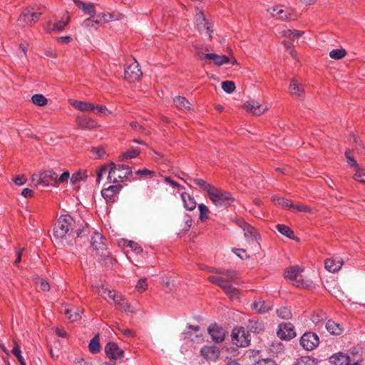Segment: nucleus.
Returning a JSON list of instances; mask_svg holds the SVG:
<instances>
[{"mask_svg": "<svg viewBox=\"0 0 365 365\" xmlns=\"http://www.w3.org/2000/svg\"><path fill=\"white\" fill-rule=\"evenodd\" d=\"M69 178L70 173L68 170L64 171L60 176L53 170H43L38 175H32V180L36 181L42 187H58L68 182Z\"/></svg>", "mask_w": 365, "mask_h": 365, "instance_id": "obj_1", "label": "nucleus"}, {"mask_svg": "<svg viewBox=\"0 0 365 365\" xmlns=\"http://www.w3.org/2000/svg\"><path fill=\"white\" fill-rule=\"evenodd\" d=\"M74 223V220L71 215H61L54 225L53 237L61 241L67 240L73 233Z\"/></svg>", "mask_w": 365, "mask_h": 365, "instance_id": "obj_2", "label": "nucleus"}, {"mask_svg": "<svg viewBox=\"0 0 365 365\" xmlns=\"http://www.w3.org/2000/svg\"><path fill=\"white\" fill-rule=\"evenodd\" d=\"M207 195L216 207L220 208L227 207L234 201L230 192L214 187L207 183Z\"/></svg>", "mask_w": 365, "mask_h": 365, "instance_id": "obj_3", "label": "nucleus"}, {"mask_svg": "<svg viewBox=\"0 0 365 365\" xmlns=\"http://www.w3.org/2000/svg\"><path fill=\"white\" fill-rule=\"evenodd\" d=\"M207 279L212 283L215 284L221 287L231 300L234 301L238 300L240 299V291L237 288L234 287L231 284V282L228 279H225V277L211 276Z\"/></svg>", "mask_w": 365, "mask_h": 365, "instance_id": "obj_4", "label": "nucleus"}, {"mask_svg": "<svg viewBox=\"0 0 365 365\" xmlns=\"http://www.w3.org/2000/svg\"><path fill=\"white\" fill-rule=\"evenodd\" d=\"M234 222L243 230L244 236L247 240L256 242L259 245L261 238L257 230L253 226L239 217H236Z\"/></svg>", "mask_w": 365, "mask_h": 365, "instance_id": "obj_5", "label": "nucleus"}, {"mask_svg": "<svg viewBox=\"0 0 365 365\" xmlns=\"http://www.w3.org/2000/svg\"><path fill=\"white\" fill-rule=\"evenodd\" d=\"M91 244L96 250V255H99L101 258H105L108 255L106 239L101 234L94 232V235L91 237Z\"/></svg>", "mask_w": 365, "mask_h": 365, "instance_id": "obj_6", "label": "nucleus"}, {"mask_svg": "<svg viewBox=\"0 0 365 365\" xmlns=\"http://www.w3.org/2000/svg\"><path fill=\"white\" fill-rule=\"evenodd\" d=\"M184 339H188L193 343L200 344L204 341L202 331L199 326L187 325L185 330L182 332Z\"/></svg>", "mask_w": 365, "mask_h": 365, "instance_id": "obj_7", "label": "nucleus"}, {"mask_svg": "<svg viewBox=\"0 0 365 365\" xmlns=\"http://www.w3.org/2000/svg\"><path fill=\"white\" fill-rule=\"evenodd\" d=\"M231 336L232 343L237 346L246 347L250 344L249 334L242 327L233 329Z\"/></svg>", "mask_w": 365, "mask_h": 365, "instance_id": "obj_8", "label": "nucleus"}, {"mask_svg": "<svg viewBox=\"0 0 365 365\" xmlns=\"http://www.w3.org/2000/svg\"><path fill=\"white\" fill-rule=\"evenodd\" d=\"M319 344V339L317 334L311 331L305 332L300 339L301 346L307 351L314 349Z\"/></svg>", "mask_w": 365, "mask_h": 365, "instance_id": "obj_9", "label": "nucleus"}, {"mask_svg": "<svg viewBox=\"0 0 365 365\" xmlns=\"http://www.w3.org/2000/svg\"><path fill=\"white\" fill-rule=\"evenodd\" d=\"M41 15V12H33L29 9H26L19 17L18 24L22 27L34 24L38 21Z\"/></svg>", "mask_w": 365, "mask_h": 365, "instance_id": "obj_10", "label": "nucleus"}, {"mask_svg": "<svg viewBox=\"0 0 365 365\" xmlns=\"http://www.w3.org/2000/svg\"><path fill=\"white\" fill-rule=\"evenodd\" d=\"M277 334L281 339L291 340L296 336L294 327L290 322L281 323L278 326Z\"/></svg>", "mask_w": 365, "mask_h": 365, "instance_id": "obj_11", "label": "nucleus"}, {"mask_svg": "<svg viewBox=\"0 0 365 365\" xmlns=\"http://www.w3.org/2000/svg\"><path fill=\"white\" fill-rule=\"evenodd\" d=\"M143 73L138 61H134L125 68V78L129 81H135L140 79Z\"/></svg>", "mask_w": 365, "mask_h": 365, "instance_id": "obj_12", "label": "nucleus"}, {"mask_svg": "<svg viewBox=\"0 0 365 365\" xmlns=\"http://www.w3.org/2000/svg\"><path fill=\"white\" fill-rule=\"evenodd\" d=\"M304 269L299 266H292L284 272V277L291 281L294 285L301 286V275Z\"/></svg>", "mask_w": 365, "mask_h": 365, "instance_id": "obj_13", "label": "nucleus"}, {"mask_svg": "<svg viewBox=\"0 0 365 365\" xmlns=\"http://www.w3.org/2000/svg\"><path fill=\"white\" fill-rule=\"evenodd\" d=\"M105 352L107 356L113 360L122 358L124 354L123 350L114 342H109L106 345Z\"/></svg>", "mask_w": 365, "mask_h": 365, "instance_id": "obj_14", "label": "nucleus"}, {"mask_svg": "<svg viewBox=\"0 0 365 365\" xmlns=\"http://www.w3.org/2000/svg\"><path fill=\"white\" fill-rule=\"evenodd\" d=\"M112 300L113 301L117 309L125 312L126 314H131L133 312L130 303H128L125 298L121 294H115V297Z\"/></svg>", "mask_w": 365, "mask_h": 365, "instance_id": "obj_15", "label": "nucleus"}, {"mask_svg": "<svg viewBox=\"0 0 365 365\" xmlns=\"http://www.w3.org/2000/svg\"><path fill=\"white\" fill-rule=\"evenodd\" d=\"M122 185H110L107 188L102 190L101 195L107 202H113L115 200L116 195L122 189Z\"/></svg>", "mask_w": 365, "mask_h": 365, "instance_id": "obj_16", "label": "nucleus"}, {"mask_svg": "<svg viewBox=\"0 0 365 365\" xmlns=\"http://www.w3.org/2000/svg\"><path fill=\"white\" fill-rule=\"evenodd\" d=\"M207 331L210 335L212 341L216 343L222 342L225 339V334L224 329L216 324H211L207 329Z\"/></svg>", "mask_w": 365, "mask_h": 365, "instance_id": "obj_17", "label": "nucleus"}, {"mask_svg": "<svg viewBox=\"0 0 365 365\" xmlns=\"http://www.w3.org/2000/svg\"><path fill=\"white\" fill-rule=\"evenodd\" d=\"M273 17L282 21H289L291 19V14L287 9H284L282 6H275L268 9Z\"/></svg>", "mask_w": 365, "mask_h": 365, "instance_id": "obj_18", "label": "nucleus"}, {"mask_svg": "<svg viewBox=\"0 0 365 365\" xmlns=\"http://www.w3.org/2000/svg\"><path fill=\"white\" fill-rule=\"evenodd\" d=\"M245 108L255 115H260L267 109V106H264L256 101H250L245 104Z\"/></svg>", "mask_w": 365, "mask_h": 365, "instance_id": "obj_19", "label": "nucleus"}, {"mask_svg": "<svg viewBox=\"0 0 365 365\" xmlns=\"http://www.w3.org/2000/svg\"><path fill=\"white\" fill-rule=\"evenodd\" d=\"M230 61V57L225 55H218L214 53H207V64L213 63L216 66H221Z\"/></svg>", "mask_w": 365, "mask_h": 365, "instance_id": "obj_20", "label": "nucleus"}, {"mask_svg": "<svg viewBox=\"0 0 365 365\" xmlns=\"http://www.w3.org/2000/svg\"><path fill=\"white\" fill-rule=\"evenodd\" d=\"M343 260L340 257H331L324 261L325 269L330 272H338L343 265Z\"/></svg>", "mask_w": 365, "mask_h": 365, "instance_id": "obj_21", "label": "nucleus"}, {"mask_svg": "<svg viewBox=\"0 0 365 365\" xmlns=\"http://www.w3.org/2000/svg\"><path fill=\"white\" fill-rule=\"evenodd\" d=\"M110 14H103L102 15H98L95 19H91V18H89L84 20L82 25L86 28L94 27L97 24H101L108 22V21H110Z\"/></svg>", "mask_w": 365, "mask_h": 365, "instance_id": "obj_22", "label": "nucleus"}, {"mask_svg": "<svg viewBox=\"0 0 365 365\" xmlns=\"http://www.w3.org/2000/svg\"><path fill=\"white\" fill-rule=\"evenodd\" d=\"M61 312L67 316L68 319L72 322H76L81 318L82 311L80 308L63 307L61 309Z\"/></svg>", "mask_w": 365, "mask_h": 365, "instance_id": "obj_23", "label": "nucleus"}, {"mask_svg": "<svg viewBox=\"0 0 365 365\" xmlns=\"http://www.w3.org/2000/svg\"><path fill=\"white\" fill-rule=\"evenodd\" d=\"M116 173H118L117 178L120 182L125 179H129L133 175L130 167L123 164L116 165Z\"/></svg>", "mask_w": 365, "mask_h": 365, "instance_id": "obj_24", "label": "nucleus"}, {"mask_svg": "<svg viewBox=\"0 0 365 365\" xmlns=\"http://www.w3.org/2000/svg\"><path fill=\"white\" fill-rule=\"evenodd\" d=\"M330 361L335 365H351L353 360L346 354L338 353L330 357Z\"/></svg>", "mask_w": 365, "mask_h": 365, "instance_id": "obj_25", "label": "nucleus"}, {"mask_svg": "<svg viewBox=\"0 0 365 365\" xmlns=\"http://www.w3.org/2000/svg\"><path fill=\"white\" fill-rule=\"evenodd\" d=\"M70 104L73 106L76 109L82 111H94L95 106L94 104L86 101H80L76 100H71Z\"/></svg>", "mask_w": 365, "mask_h": 365, "instance_id": "obj_26", "label": "nucleus"}, {"mask_svg": "<svg viewBox=\"0 0 365 365\" xmlns=\"http://www.w3.org/2000/svg\"><path fill=\"white\" fill-rule=\"evenodd\" d=\"M252 307L257 313L263 314L270 310L272 307V304L270 302H265L260 299L255 302L252 304Z\"/></svg>", "mask_w": 365, "mask_h": 365, "instance_id": "obj_27", "label": "nucleus"}, {"mask_svg": "<svg viewBox=\"0 0 365 365\" xmlns=\"http://www.w3.org/2000/svg\"><path fill=\"white\" fill-rule=\"evenodd\" d=\"M78 126L81 129H92L95 127V122L89 117L83 115L77 118Z\"/></svg>", "mask_w": 365, "mask_h": 365, "instance_id": "obj_28", "label": "nucleus"}, {"mask_svg": "<svg viewBox=\"0 0 365 365\" xmlns=\"http://www.w3.org/2000/svg\"><path fill=\"white\" fill-rule=\"evenodd\" d=\"M303 31L298 30H290L286 28H283L282 29L278 31V34L282 37H285L289 38L291 40H294L299 38L302 34Z\"/></svg>", "mask_w": 365, "mask_h": 365, "instance_id": "obj_29", "label": "nucleus"}, {"mask_svg": "<svg viewBox=\"0 0 365 365\" xmlns=\"http://www.w3.org/2000/svg\"><path fill=\"white\" fill-rule=\"evenodd\" d=\"M327 330L332 335H340L344 331L342 326L332 320H329L325 325Z\"/></svg>", "mask_w": 365, "mask_h": 365, "instance_id": "obj_30", "label": "nucleus"}, {"mask_svg": "<svg viewBox=\"0 0 365 365\" xmlns=\"http://www.w3.org/2000/svg\"><path fill=\"white\" fill-rule=\"evenodd\" d=\"M181 198L184 207L188 210H193L196 207V202L193 197L187 192L181 193Z\"/></svg>", "mask_w": 365, "mask_h": 365, "instance_id": "obj_31", "label": "nucleus"}, {"mask_svg": "<svg viewBox=\"0 0 365 365\" xmlns=\"http://www.w3.org/2000/svg\"><path fill=\"white\" fill-rule=\"evenodd\" d=\"M69 18L66 17V19H62L55 24H52L51 21L48 23L47 30L49 32L54 31H62L65 29V27L68 24Z\"/></svg>", "mask_w": 365, "mask_h": 365, "instance_id": "obj_32", "label": "nucleus"}, {"mask_svg": "<svg viewBox=\"0 0 365 365\" xmlns=\"http://www.w3.org/2000/svg\"><path fill=\"white\" fill-rule=\"evenodd\" d=\"M174 104L175 106L184 111H188L190 110V103L184 97L175 96L173 99Z\"/></svg>", "mask_w": 365, "mask_h": 365, "instance_id": "obj_33", "label": "nucleus"}, {"mask_svg": "<svg viewBox=\"0 0 365 365\" xmlns=\"http://www.w3.org/2000/svg\"><path fill=\"white\" fill-rule=\"evenodd\" d=\"M263 323L254 319L248 321L247 329L253 333H259L264 330Z\"/></svg>", "mask_w": 365, "mask_h": 365, "instance_id": "obj_34", "label": "nucleus"}, {"mask_svg": "<svg viewBox=\"0 0 365 365\" xmlns=\"http://www.w3.org/2000/svg\"><path fill=\"white\" fill-rule=\"evenodd\" d=\"M277 229L278 232H279L282 235L286 236L287 237L292 240H298V238L295 237L293 230L290 229L288 226L282 224H278L277 225Z\"/></svg>", "mask_w": 365, "mask_h": 365, "instance_id": "obj_35", "label": "nucleus"}, {"mask_svg": "<svg viewBox=\"0 0 365 365\" xmlns=\"http://www.w3.org/2000/svg\"><path fill=\"white\" fill-rule=\"evenodd\" d=\"M196 26L200 31L205 30V16L202 10H200L195 14Z\"/></svg>", "mask_w": 365, "mask_h": 365, "instance_id": "obj_36", "label": "nucleus"}, {"mask_svg": "<svg viewBox=\"0 0 365 365\" xmlns=\"http://www.w3.org/2000/svg\"><path fill=\"white\" fill-rule=\"evenodd\" d=\"M140 153V150L135 148L129 149L119 156V160L123 162L129 159L135 158Z\"/></svg>", "mask_w": 365, "mask_h": 365, "instance_id": "obj_37", "label": "nucleus"}, {"mask_svg": "<svg viewBox=\"0 0 365 365\" xmlns=\"http://www.w3.org/2000/svg\"><path fill=\"white\" fill-rule=\"evenodd\" d=\"M220 354V349L216 346H207V360H216Z\"/></svg>", "mask_w": 365, "mask_h": 365, "instance_id": "obj_38", "label": "nucleus"}, {"mask_svg": "<svg viewBox=\"0 0 365 365\" xmlns=\"http://www.w3.org/2000/svg\"><path fill=\"white\" fill-rule=\"evenodd\" d=\"M289 91L292 95L302 96L304 94L303 88L300 87L297 81L294 79L292 80L289 84Z\"/></svg>", "mask_w": 365, "mask_h": 365, "instance_id": "obj_39", "label": "nucleus"}, {"mask_svg": "<svg viewBox=\"0 0 365 365\" xmlns=\"http://www.w3.org/2000/svg\"><path fill=\"white\" fill-rule=\"evenodd\" d=\"M87 178V174L86 171H77L75 173L72 175V176H70L69 180H71V182L72 184H76L81 181H85Z\"/></svg>", "mask_w": 365, "mask_h": 365, "instance_id": "obj_40", "label": "nucleus"}, {"mask_svg": "<svg viewBox=\"0 0 365 365\" xmlns=\"http://www.w3.org/2000/svg\"><path fill=\"white\" fill-rule=\"evenodd\" d=\"M89 350L92 354H97L100 351L101 346L98 336H95L89 342Z\"/></svg>", "mask_w": 365, "mask_h": 365, "instance_id": "obj_41", "label": "nucleus"}, {"mask_svg": "<svg viewBox=\"0 0 365 365\" xmlns=\"http://www.w3.org/2000/svg\"><path fill=\"white\" fill-rule=\"evenodd\" d=\"M108 180L110 183H115L118 182L117 178L115 176L116 173V165L110 163L108 169Z\"/></svg>", "mask_w": 365, "mask_h": 365, "instance_id": "obj_42", "label": "nucleus"}, {"mask_svg": "<svg viewBox=\"0 0 365 365\" xmlns=\"http://www.w3.org/2000/svg\"><path fill=\"white\" fill-rule=\"evenodd\" d=\"M31 101L34 105L43 106L46 105L48 101L46 98L41 94H35L31 97Z\"/></svg>", "mask_w": 365, "mask_h": 365, "instance_id": "obj_43", "label": "nucleus"}, {"mask_svg": "<svg viewBox=\"0 0 365 365\" xmlns=\"http://www.w3.org/2000/svg\"><path fill=\"white\" fill-rule=\"evenodd\" d=\"M98 292L101 296H102L105 299H107L108 297L110 299H113L116 294L113 291L104 287H99L98 289Z\"/></svg>", "mask_w": 365, "mask_h": 365, "instance_id": "obj_44", "label": "nucleus"}, {"mask_svg": "<svg viewBox=\"0 0 365 365\" xmlns=\"http://www.w3.org/2000/svg\"><path fill=\"white\" fill-rule=\"evenodd\" d=\"M277 316L282 319H289L292 317L291 311L285 307H282L277 309Z\"/></svg>", "mask_w": 365, "mask_h": 365, "instance_id": "obj_45", "label": "nucleus"}, {"mask_svg": "<svg viewBox=\"0 0 365 365\" xmlns=\"http://www.w3.org/2000/svg\"><path fill=\"white\" fill-rule=\"evenodd\" d=\"M193 46H194L195 50L196 56L200 59L204 60V58H205V48L204 47V45L202 43H200L198 42H195L193 44Z\"/></svg>", "mask_w": 365, "mask_h": 365, "instance_id": "obj_46", "label": "nucleus"}, {"mask_svg": "<svg viewBox=\"0 0 365 365\" xmlns=\"http://www.w3.org/2000/svg\"><path fill=\"white\" fill-rule=\"evenodd\" d=\"M346 51L344 49H333L329 52V57L335 60L343 58L346 56Z\"/></svg>", "mask_w": 365, "mask_h": 365, "instance_id": "obj_47", "label": "nucleus"}, {"mask_svg": "<svg viewBox=\"0 0 365 365\" xmlns=\"http://www.w3.org/2000/svg\"><path fill=\"white\" fill-rule=\"evenodd\" d=\"M295 365H317V362L310 356H302L297 360Z\"/></svg>", "mask_w": 365, "mask_h": 365, "instance_id": "obj_48", "label": "nucleus"}, {"mask_svg": "<svg viewBox=\"0 0 365 365\" xmlns=\"http://www.w3.org/2000/svg\"><path fill=\"white\" fill-rule=\"evenodd\" d=\"M235 84L232 81H225L222 82V88L227 93H232L235 90Z\"/></svg>", "mask_w": 365, "mask_h": 365, "instance_id": "obj_49", "label": "nucleus"}, {"mask_svg": "<svg viewBox=\"0 0 365 365\" xmlns=\"http://www.w3.org/2000/svg\"><path fill=\"white\" fill-rule=\"evenodd\" d=\"M354 178L359 182L365 183V168H358Z\"/></svg>", "mask_w": 365, "mask_h": 365, "instance_id": "obj_50", "label": "nucleus"}, {"mask_svg": "<svg viewBox=\"0 0 365 365\" xmlns=\"http://www.w3.org/2000/svg\"><path fill=\"white\" fill-rule=\"evenodd\" d=\"M82 10L85 14L91 16V17H94L96 16V11L93 4H86Z\"/></svg>", "mask_w": 365, "mask_h": 365, "instance_id": "obj_51", "label": "nucleus"}, {"mask_svg": "<svg viewBox=\"0 0 365 365\" xmlns=\"http://www.w3.org/2000/svg\"><path fill=\"white\" fill-rule=\"evenodd\" d=\"M131 128L136 132L141 133L144 135H148L149 133L148 130H147L144 127L140 125L138 122L133 121L130 123Z\"/></svg>", "mask_w": 365, "mask_h": 365, "instance_id": "obj_52", "label": "nucleus"}, {"mask_svg": "<svg viewBox=\"0 0 365 365\" xmlns=\"http://www.w3.org/2000/svg\"><path fill=\"white\" fill-rule=\"evenodd\" d=\"M108 167L106 165L100 167L98 170L96 172V182L100 183L103 175H106L108 172Z\"/></svg>", "mask_w": 365, "mask_h": 365, "instance_id": "obj_53", "label": "nucleus"}, {"mask_svg": "<svg viewBox=\"0 0 365 365\" xmlns=\"http://www.w3.org/2000/svg\"><path fill=\"white\" fill-rule=\"evenodd\" d=\"M148 287L147 279L141 278L138 280V283L135 285V289L140 292H144Z\"/></svg>", "mask_w": 365, "mask_h": 365, "instance_id": "obj_54", "label": "nucleus"}, {"mask_svg": "<svg viewBox=\"0 0 365 365\" xmlns=\"http://www.w3.org/2000/svg\"><path fill=\"white\" fill-rule=\"evenodd\" d=\"M310 211V208L302 204H294L292 208V212H308Z\"/></svg>", "mask_w": 365, "mask_h": 365, "instance_id": "obj_55", "label": "nucleus"}, {"mask_svg": "<svg viewBox=\"0 0 365 365\" xmlns=\"http://www.w3.org/2000/svg\"><path fill=\"white\" fill-rule=\"evenodd\" d=\"M93 112L99 115H107L110 113V112L108 111L107 108L104 106H95V110Z\"/></svg>", "mask_w": 365, "mask_h": 365, "instance_id": "obj_56", "label": "nucleus"}, {"mask_svg": "<svg viewBox=\"0 0 365 365\" xmlns=\"http://www.w3.org/2000/svg\"><path fill=\"white\" fill-rule=\"evenodd\" d=\"M128 247H130V249L137 255L140 254L143 252L142 247L137 242L129 241Z\"/></svg>", "mask_w": 365, "mask_h": 365, "instance_id": "obj_57", "label": "nucleus"}, {"mask_svg": "<svg viewBox=\"0 0 365 365\" xmlns=\"http://www.w3.org/2000/svg\"><path fill=\"white\" fill-rule=\"evenodd\" d=\"M232 252L242 259H245L249 257L247 251L244 249L234 248L232 249Z\"/></svg>", "mask_w": 365, "mask_h": 365, "instance_id": "obj_58", "label": "nucleus"}, {"mask_svg": "<svg viewBox=\"0 0 365 365\" xmlns=\"http://www.w3.org/2000/svg\"><path fill=\"white\" fill-rule=\"evenodd\" d=\"M221 274H225L226 276L225 279H228L230 282L237 278V273L235 271L227 270L222 272Z\"/></svg>", "mask_w": 365, "mask_h": 365, "instance_id": "obj_59", "label": "nucleus"}, {"mask_svg": "<svg viewBox=\"0 0 365 365\" xmlns=\"http://www.w3.org/2000/svg\"><path fill=\"white\" fill-rule=\"evenodd\" d=\"M255 365H277L274 360L269 359V358H265V359H259Z\"/></svg>", "mask_w": 365, "mask_h": 365, "instance_id": "obj_60", "label": "nucleus"}, {"mask_svg": "<svg viewBox=\"0 0 365 365\" xmlns=\"http://www.w3.org/2000/svg\"><path fill=\"white\" fill-rule=\"evenodd\" d=\"M345 155H346V158H347V163H348L349 165L351 166V167H356L358 168V163L354 160V158L350 155L349 150H346Z\"/></svg>", "mask_w": 365, "mask_h": 365, "instance_id": "obj_61", "label": "nucleus"}, {"mask_svg": "<svg viewBox=\"0 0 365 365\" xmlns=\"http://www.w3.org/2000/svg\"><path fill=\"white\" fill-rule=\"evenodd\" d=\"M29 47V43L26 41H24L20 43L19 45V50L21 51V53H19V56L20 57H22L23 56H26V53Z\"/></svg>", "mask_w": 365, "mask_h": 365, "instance_id": "obj_62", "label": "nucleus"}, {"mask_svg": "<svg viewBox=\"0 0 365 365\" xmlns=\"http://www.w3.org/2000/svg\"><path fill=\"white\" fill-rule=\"evenodd\" d=\"M118 330L120 331L123 335L128 337H134L135 336V332L130 329H123V328H118Z\"/></svg>", "mask_w": 365, "mask_h": 365, "instance_id": "obj_63", "label": "nucleus"}, {"mask_svg": "<svg viewBox=\"0 0 365 365\" xmlns=\"http://www.w3.org/2000/svg\"><path fill=\"white\" fill-rule=\"evenodd\" d=\"M38 283H40V287L42 291L48 292L50 289L49 284L44 279H40Z\"/></svg>", "mask_w": 365, "mask_h": 365, "instance_id": "obj_64", "label": "nucleus"}]
</instances>
